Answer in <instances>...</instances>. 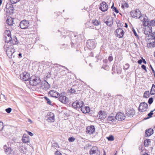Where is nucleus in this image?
<instances>
[{
	"label": "nucleus",
	"mask_w": 155,
	"mask_h": 155,
	"mask_svg": "<svg viewBox=\"0 0 155 155\" xmlns=\"http://www.w3.org/2000/svg\"><path fill=\"white\" fill-rule=\"evenodd\" d=\"M142 62V60L141 59H140V60H139L138 61V63L139 64H141Z\"/></svg>",
	"instance_id": "obj_63"
},
{
	"label": "nucleus",
	"mask_w": 155,
	"mask_h": 155,
	"mask_svg": "<svg viewBox=\"0 0 155 155\" xmlns=\"http://www.w3.org/2000/svg\"><path fill=\"white\" fill-rule=\"evenodd\" d=\"M150 68L151 69V70L153 72V73L154 74V73H155V71H154L153 69V68H152V67L151 65H150Z\"/></svg>",
	"instance_id": "obj_62"
},
{
	"label": "nucleus",
	"mask_w": 155,
	"mask_h": 155,
	"mask_svg": "<svg viewBox=\"0 0 155 155\" xmlns=\"http://www.w3.org/2000/svg\"><path fill=\"white\" fill-rule=\"evenodd\" d=\"M106 138L109 141H112L114 140V136L112 135H110L109 137H107Z\"/></svg>",
	"instance_id": "obj_37"
},
{
	"label": "nucleus",
	"mask_w": 155,
	"mask_h": 155,
	"mask_svg": "<svg viewBox=\"0 0 155 155\" xmlns=\"http://www.w3.org/2000/svg\"><path fill=\"white\" fill-rule=\"evenodd\" d=\"M28 134L30 136H31L32 137L33 135V133H32L30 131H27V132Z\"/></svg>",
	"instance_id": "obj_59"
},
{
	"label": "nucleus",
	"mask_w": 155,
	"mask_h": 155,
	"mask_svg": "<svg viewBox=\"0 0 155 155\" xmlns=\"http://www.w3.org/2000/svg\"><path fill=\"white\" fill-rule=\"evenodd\" d=\"M4 149L5 153L7 154H9L11 153L13 150L9 146H7L6 145L4 146Z\"/></svg>",
	"instance_id": "obj_20"
},
{
	"label": "nucleus",
	"mask_w": 155,
	"mask_h": 155,
	"mask_svg": "<svg viewBox=\"0 0 155 155\" xmlns=\"http://www.w3.org/2000/svg\"><path fill=\"white\" fill-rule=\"evenodd\" d=\"M102 68H104V69L107 70H109V67L107 65H104L102 67Z\"/></svg>",
	"instance_id": "obj_50"
},
{
	"label": "nucleus",
	"mask_w": 155,
	"mask_h": 155,
	"mask_svg": "<svg viewBox=\"0 0 155 155\" xmlns=\"http://www.w3.org/2000/svg\"><path fill=\"white\" fill-rule=\"evenodd\" d=\"M81 110L83 113L86 114L90 112V109L88 107H85L83 105L81 107Z\"/></svg>",
	"instance_id": "obj_22"
},
{
	"label": "nucleus",
	"mask_w": 155,
	"mask_h": 155,
	"mask_svg": "<svg viewBox=\"0 0 155 155\" xmlns=\"http://www.w3.org/2000/svg\"><path fill=\"white\" fill-rule=\"evenodd\" d=\"M46 118L47 120L49 122H53L54 120V115L53 113L51 112L48 113Z\"/></svg>",
	"instance_id": "obj_14"
},
{
	"label": "nucleus",
	"mask_w": 155,
	"mask_h": 155,
	"mask_svg": "<svg viewBox=\"0 0 155 155\" xmlns=\"http://www.w3.org/2000/svg\"><path fill=\"white\" fill-rule=\"evenodd\" d=\"M4 35V37L11 36V31L9 30L5 31Z\"/></svg>",
	"instance_id": "obj_31"
},
{
	"label": "nucleus",
	"mask_w": 155,
	"mask_h": 155,
	"mask_svg": "<svg viewBox=\"0 0 155 155\" xmlns=\"http://www.w3.org/2000/svg\"><path fill=\"white\" fill-rule=\"evenodd\" d=\"M22 141L23 143H27L29 142V139L27 137L23 136L22 138Z\"/></svg>",
	"instance_id": "obj_35"
},
{
	"label": "nucleus",
	"mask_w": 155,
	"mask_h": 155,
	"mask_svg": "<svg viewBox=\"0 0 155 155\" xmlns=\"http://www.w3.org/2000/svg\"><path fill=\"white\" fill-rule=\"evenodd\" d=\"M152 32V27L150 26L146 27L145 28L144 33L147 36H148L149 35H152V34H151Z\"/></svg>",
	"instance_id": "obj_17"
},
{
	"label": "nucleus",
	"mask_w": 155,
	"mask_h": 155,
	"mask_svg": "<svg viewBox=\"0 0 155 155\" xmlns=\"http://www.w3.org/2000/svg\"><path fill=\"white\" fill-rule=\"evenodd\" d=\"M4 49L6 50V54L8 57L12 58V57H14V53L15 52V50L14 48L13 45L10 46L5 45L4 46Z\"/></svg>",
	"instance_id": "obj_1"
},
{
	"label": "nucleus",
	"mask_w": 155,
	"mask_h": 155,
	"mask_svg": "<svg viewBox=\"0 0 155 155\" xmlns=\"http://www.w3.org/2000/svg\"><path fill=\"white\" fill-rule=\"evenodd\" d=\"M150 25L155 26V21L154 20H152L150 22Z\"/></svg>",
	"instance_id": "obj_46"
},
{
	"label": "nucleus",
	"mask_w": 155,
	"mask_h": 155,
	"mask_svg": "<svg viewBox=\"0 0 155 155\" xmlns=\"http://www.w3.org/2000/svg\"><path fill=\"white\" fill-rule=\"evenodd\" d=\"M56 155H61V153L58 151L56 152Z\"/></svg>",
	"instance_id": "obj_64"
},
{
	"label": "nucleus",
	"mask_w": 155,
	"mask_h": 155,
	"mask_svg": "<svg viewBox=\"0 0 155 155\" xmlns=\"http://www.w3.org/2000/svg\"><path fill=\"white\" fill-rule=\"evenodd\" d=\"M59 100L63 103L67 104L69 102V99L68 97H57Z\"/></svg>",
	"instance_id": "obj_24"
},
{
	"label": "nucleus",
	"mask_w": 155,
	"mask_h": 155,
	"mask_svg": "<svg viewBox=\"0 0 155 155\" xmlns=\"http://www.w3.org/2000/svg\"><path fill=\"white\" fill-rule=\"evenodd\" d=\"M114 4H113L112 5L111 7V8L112 9V10L113 11L117 13H118L119 12V11L117 9V8L115 7H114Z\"/></svg>",
	"instance_id": "obj_40"
},
{
	"label": "nucleus",
	"mask_w": 155,
	"mask_h": 155,
	"mask_svg": "<svg viewBox=\"0 0 155 155\" xmlns=\"http://www.w3.org/2000/svg\"><path fill=\"white\" fill-rule=\"evenodd\" d=\"M49 94L51 97H59L60 94L57 91L51 90L49 92Z\"/></svg>",
	"instance_id": "obj_21"
},
{
	"label": "nucleus",
	"mask_w": 155,
	"mask_h": 155,
	"mask_svg": "<svg viewBox=\"0 0 155 155\" xmlns=\"http://www.w3.org/2000/svg\"><path fill=\"white\" fill-rule=\"evenodd\" d=\"M126 117L124 113L118 112L116 115L115 119L118 120L122 121L124 120Z\"/></svg>",
	"instance_id": "obj_13"
},
{
	"label": "nucleus",
	"mask_w": 155,
	"mask_h": 155,
	"mask_svg": "<svg viewBox=\"0 0 155 155\" xmlns=\"http://www.w3.org/2000/svg\"><path fill=\"white\" fill-rule=\"evenodd\" d=\"M86 45L87 47L89 49H94L96 46V43L94 40H88L87 41Z\"/></svg>",
	"instance_id": "obj_2"
},
{
	"label": "nucleus",
	"mask_w": 155,
	"mask_h": 155,
	"mask_svg": "<svg viewBox=\"0 0 155 155\" xmlns=\"http://www.w3.org/2000/svg\"><path fill=\"white\" fill-rule=\"evenodd\" d=\"M155 110H154L153 111H150V113L148 114L147 115L148 117H147V118H150L152 117V115L153 114V111H154Z\"/></svg>",
	"instance_id": "obj_43"
},
{
	"label": "nucleus",
	"mask_w": 155,
	"mask_h": 155,
	"mask_svg": "<svg viewBox=\"0 0 155 155\" xmlns=\"http://www.w3.org/2000/svg\"><path fill=\"white\" fill-rule=\"evenodd\" d=\"M130 15L132 17L137 18H140L141 16V13L138 9L130 12Z\"/></svg>",
	"instance_id": "obj_5"
},
{
	"label": "nucleus",
	"mask_w": 155,
	"mask_h": 155,
	"mask_svg": "<svg viewBox=\"0 0 155 155\" xmlns=\"http://www.w3.org/2000/svg\"><path fill=\"white\" fill-rule=\"evenodd\" d=\"M20 1V0H10L11 2L13 4H15Z\"/></svg>",
	"instance_id": "obj_45"
},
{
	"label": "nucleus",
	"mask_w": 155,
	"mask_h": 155,
	"mask_svg": "<svg viewBox=\"0 0 155 155\" xmlns=\"http://www.w3.org/2000/svg\"><path fill=\"white\" fill-rule=\"evenodd\" d=\"M95 131V128L93 125L88 126L87 128L86 132L90 134H93Z\"/></svg>",
	"instance_id": "obj_19"
},
{
	"label": "nucleus",
	"mask_w": 155,
	"mask_h": 155,
	"mask_svg": "<svg viewBox=\"0 0 155 155\" xmlns=\"http://www.w3.org/2000/svg\"><path fill=\"white\" fill-rule=\"evenodd\" d=\"M45 100L47 101V103L50 105H52L51 101L48 97H44Z\"/></svg>",
	"instance_id": "obj_41"
},
{
	"label": "nucleus",
	"mask_w": 155,
	"mask_h": 155,
	"mask_svg": "<svg viewBox=\"0 0 155 155\" xmlns=\"http://www.w3.org/2000/svg\"><path fill=\"white\" fill-rule=\"evenodd\" d=\"M3 128V123L2 122H0V131L2 130Z\"/></svg>",
	"instance_id": "obj_52"
},
{
	"label": "nucleus",
	"mask_w": 155,
	"mask_h": 155,
	"mask_svg": "<svg viewBox=\"0 0 155 155\" xmlns=\"http://www.w3.org/2000/svg\"><path fill=\"white\" fill-rule=\"evenodd\" d=\"M148 37H150V38H153L155 39V32L152 33V35H149Z\"/></svg>",
	"instance_id": "obj_42"
},
{
	"label": "nucleus",
	"mask_w": 155,
	"mask_h": 155,
	"mask_svg": "<svg viewBox=\"0 0 155 155\" xmlns=\"http://www.w3.org/2000/svg\"><path fill=\"white\" fill-rule=\"evenodd\" d=\"M29 80L30 84L32 86L36 85L39 83L40 81L39 79L36 78H35L32 80Z\"/></svg>",
	"instance_id": "obj_18"
},
{
	"label": "nucleus",
	"mask_w": 155,
	"mask_h": 155,
	"mask_svg": "<svg viewBox=\"0 0 155 155\" xmlns=\"http://www.w3.org/2000/svg\"><path fill=\"white\" fill-rule=\"evenodd\" d=\"M108 6L105 2H103L101 4L99 9L102 12H105L108 9Z\"/></svg>",
	"instance_id": "obj_16"
},
{
	"label": "nucleus",
	"mask_w": 155,
	"mask_h": 155,
	"mask_svg": "<svg viewBox=\"0 0 155 155\" xmlns=\"http://www.w3.org/2000/svg\"><path fill=\"white\" fill-rule=\"evenodd\" d=\"M133 31L134 33V35L137 37L138 38V35H137L135 30L134 29H133Z\"/></svg>",
	"instance_id": "obj_53"
},
{
	"label": "nucleus",
	"mask_w": 155,
	"mask_h": 155,
	"mask_svg": "<svg viewBox=\"0 0 155 155\" xmlns=\"http://www.w3.org/2000/svg\"><path fill=\"white\" fill-rule=\"evenodd\" d=\"M106 116L105 115H104V116H101V117H99V118L101 119V120H103L105 117Z\"/></svg>",
	"instance_id": "obj_60"
},
{
	"label": "nucleus",
	"mask_w": 155,
	"mask_h": 155,
	"mask_svg": "<svg viewBox=\"0 0 155 155\" xmlns=\"http://www.w3.org/2000/svg\"><path fill=\"white\" fill-rule=\"evenodd\" d=\"M8 9L9 10V12L11 13H13L14 8L12 7H9L8 8Z\"/></svg>",
	"instance_id": "obj_51"
},
{
	"label": "nucleus",
	"mask_w": 155,
	"mask_h": 155,
	"mask_svg": "<svg viewBox=\"0 0 155 155\" xmlns=\"http://www.w3.org/2000/svg\"><path fill=\"white\" fill-rule=\"evenodd\" d=\"M53 146L56 147H59V145L58 143H55L53 144Z\"/></svg>",
	"instance_id": "obj_58"
},
{
	"label": "nucleus",
	"mask_w": 155,
	"mask_h": 155,
	"mask_svg": "<svg viewBox=\"0 0 155 155\" xmlns=\"http://www.w3.org/2000/svg\"><path fill=\"white\" fill-rule=\"evenodd\" d=\"M148 106L147 104L145 102L140 103L138 108L139 111L142 112L145 111L148 108Z\"/></svg>",
	"instance_id": "obj_6"
},
{
	"label": "nucleus",
	"mask_w": 155,
	"mask_h": 155,
	"mask_svg": "<svg viewBox=\"0 0 155 155\" xmlns=\"http://www.w3.org/2000/svg\"><path fill=\"white\" fill-rule=\"evenodd\" d=\"M117 26L119 27V26L120 27H121L123 26V25H121V23H120V22H118V23H117Z\"/></svg>",
	"instance_id": "obj_61"
},
{
	"label": "nucleus",
	"mask_w": 155,
	"mask_h": 155,
	"mask_svg": "<svg viewBox=\"0 0 155 155\" xmlns=\"http://www.w3.org/2000/svg\"><path fill=\"white\" fill-rule=\"evenodd\" d=\"M150 94L151 95L155 94V86L153 84L152 85L150 92Z\"/></svg>",
	"instance_id": "obj_33"
},
{
	"label": "nucleus",
	"mask_w": 155,
	"mask_h": 155,
	"mask_svg": "<svg viewBox=\"0 0 155 155\" xmlns=\"http://www.w3.org/2000/svg\"><path fill=\"white\" fill-rule=\"evenodd\" d=\"M50 87V85L46 81H43L40 86L41 89L47 90Z\"/></svg>",
	"instance_id": "obj_15"
},
{
	"label": "nucleus",
	"mask_w": 155,
	"mask_h": 155,
	"mask_svg": "<svg viewBox=\"0 0 155 155\" xmlns=\"http://www.w3.org/2000/svg\"><path fill=\"white\" fill-rule=\"evenodd\" d=\"M151 95L149 91H146L144 93L143 97H147V96H148L149 97Z\"/></svg>",
	"instance_id": "obj_38"
},
{
	"label": "nucleus",
	"mask_w": 155,
	"mask_h": 155,
	"mask_svg": "<svg viewBox=\"0 0 155 155\" xmlns=\"http://www.w3.org/2000/svg\"><path fill=\"white\" fill-rule=\"evenodd\" d=\"M93 25V28L96 30H99L101 28V22L97 19H93L92 20Z\"/></svg>",
	"instance_id": "obj_7"
},
{
	"label": "nucleus",
	"mask_w": 155,
	"mask_h": 155,
	"mask_svg": "<svg viewBox=\"0 0 155 155\" xmlns=\"http://www.w3.org/2000/svg\"><path fill=\"white\" fill-rule=\"evenodd\" d=\"M80 37V36L79 35H74V40L73 41H72L71 42L73 44L75 43V42H77V41H79V40L78 39Z\"/></svg>",
	"instance_id": "obj_30"
},
{
	"label": "nucleus",
	"mask_w": 155,
	"mask_h": 155,
	"mask_svg": "<svg viewBox=\"0 0 155 155\" xmlns=\"http://www.w3.org/2000/svg\"><path fill=\"white\" fill-rule=\"evenodd\" d=\"M13 19L12 18L10 19L7 18L6 20V22L8 25L11 26L13 24Z\"/></svg>",
	"instance_id": "obj_28"
},
{
	"label": "nucleus",
	"mask_w": 155,
	"mask_h": 155,
	"mask_svg": "<svg viewBox=\"0 0 155 155\" xmlns=\"http://www.w3.org/2000/svg\"><path fill=\"white\" fill-rule=\"evenodd\" d=\"M12 109L11 108L9 107L5 109L6 111L8 113H10L12 111Z\"/></svg>",
	"instance_id": "obj_48"
},
{
	"label": "nucleus",
	"mask_w": 155,
	"mask_h": 155,
	"mask_svg": "<svg viewBox=\"0 0 155 155\" xmlns=\"http://www.w3.org/2000/svg\"><path fill=\"white\" fill-rule=\"evenodd\" d=\"M91 155H100V153L97 147H94L92 148L90 151Z\"/></svg>",
	"instance_id": "obj_10"
},
{
	"label": "nucleus",
	"mask_w": 155,
	"mask_h": 155,
	"mask_svg": "<svg viewBox=\"0 0 155 155\" xmlns=\"http://www.w3.org/2000/svg\"><path fill=\"white\" fill-rule=\"evenodd\" d=\"M150 139H146L144 141V145L145 147H148L150 144Z\"/></svg>",
	"instance_id": "obj_29"
},
{
	"label": "nucleus",
	"mask_w": 155,
	"mask_h": 155,
	"mask_svg": "<svg viewBox=\"0 0 155 155\" xmlns=\"http://www.w3.org/2000/svg\"><path fill=\"white\" fill-rule=\"evenodd\" d=\"M150 38L148 36H146V40H147L148 42L147 46L148 48L154 47H155V39Z\"/></svg>",
	"instance_id": "obj_3"
},
{
	"label": "nucleus",
	"mask_w": 155,
	"mask_h": 155,
	"mask_svg": "<svg viewBox=\"0 0 155 155\" xmlns=\"http://www.w3.org/2000/svg\"><path fill=\"white\" fill-rule=\"evenodd\" d=\"M68 141L70 142L74 141L75 140V138L73 137H70L68 138Z\"/></svg>",
	"instance_id": "obj_44"
},
{
	"label": "nucleus",
	"mask_w": 155,
	"mask_h": 155,
	"mask_svg": "<svg viewBox=\"0 0 155 155\" xmlns=\"http://www.w3.org/2000/svg\"><path fill=\"white\" fill-rule=\"evenodd\" d=\"M141 68L144 70H145L146 71H147V70L146 69V67L144 65H142L141 66Z\"/></svg>",
	"instance_id": "obj_57"
},
{
	"label": "nucleus",
	"mask_w": 155,
	"mask_h": 155,
	"mask_svg": "<svg viewBox=\"0 0 155 155\" xmlns=\"http://www.w3.org/2000/svg\"><path fill=\"white\" fill-rule=\"evenodd\" d=\"M126 114L127 116L132 117L135 113V110L133 108L128 109L126 110Z\"/></svg>",
	"instance_id": "obj_12"
},
{
	"label": "nucleus",
	"mask_w": 155,
	"mask_h": 155,
	"mask_svg": "<svg viewBox=\"0 0 155 155\" xmlns=\"http://www.w3.org/2000/svg\"><path fill=\"white\" fill-rule=\"evenodd\" d=\"M153 102V97H150L149 99L148 103L149 104H151Z\"/></svg>",
	"instance_id": "obj_47"
},
{
	"label": "nucleus",
	"mask_w": 155,
	"mask_h": 155,
	"mask_svg": "<svg viewBox=\"0 0 155 155\" xmlns=\"http://www.w3.org/2000/svg\"><path fill=\"white\" fill-rule=\"evenodd\" d=\"M84 105V102L82 101L77 100L74 102L72 104L73 107L76 109H81V107Z\"/></svg>",
	"instance_id": "obj_4"
},
{
	"label": "nucleus",
	"mask_w": 155,
	"mask_h": 155,
	"mask_svg": "<svg viewBox=\"0 0 155 155\" xmlns=\"http://www.w3.org/2000/svg\"><path fill=\"white\" fill-rule=\"evenodd\" d=\"M104 22L105 23L107 26L110 27L113 23V20L112 19L109 20V19H108V20H104Z\"/></svg>",
	"instance_id": "obj_26"
},
{
	"label": "nucleus",
	"mask_w": 155,
	"mask_h": 155,
	"mask_svg": "<svg viewBox=\"0 0 155 155\" xmlns=\"http://www.w3.org/2000/svg\"><path fill=\"white\" fill-rule=\"evenodd\" d=\"M115 117L113 116H109L107 118V120L109 121H111L112 122H114L115 121Z\"/></svg>",
	"instance_id": "obj_34"
},
{
	"label": "nucleus",
	"mask_w": 155,
	"mask_h": 155,
	"mask_svg": "<svg viewBox=\"0 0 155 155\" xmlns=\"http://www.w3.org/2000/svg\"><path fill=\"white\" fill-rule=\"evenodd\" d=\"M147 17L146 16H145V17L143 18V17H141L140 18L141 20L142 21H143V25L144 26H146L148 24H149V21H147Z\"/></svg>",
	"instance_id": "obj_23"
},
{
	"label": "nucleus",
	"mask_w": 155,
	"mask_h": 155,
	"mask_svg": "<svg viewBox=\"0 0 155 155\" xmlns=\"http://www.w3.org/2000/svg\"><path fill=\"white\" fill-rule=\"evenodd\" d=\"M12 38L11 36L4 37V40L6 42L8 43L11 41L12 40Z\"/></svg>",
	"instance_id": "obj_27"
},
{
	"label": "nucleus",
	"mask_w": 155,
	"mask_h": 155,
	"mask_svg": "<svg viewBox=\"0 0 155 155\" xmlns=\"http://www.w3.org/2000/svg\"><path fill=\"white\" fill-rule=\"evenodd\" d=\"M29 25V21L25 20H24L21 21L20 23V27L22 29L27 28Z\"/></svg>",
	"instance_id": "obj_9"
},
{
	"label": "nucleus",
	"mask_w": 155,
	"mask_h": 155,
	"mask_svg": "<svg viewBox=\"0 0 155 155\" xmlns=\"http://www.w3.org/2000/svg\"><path fill=\"white\" fill-rule=\"evenodd\" d=\"M70 92L72 93H74V92H76V91L75 90V89L74 88H73V87H72L71 89L70 90Z\"/></svg>",
	"instance_id": "obj_49"
},
{
	"label": "nucleus",
	"mask_w": 155,
	"mask_h": 155,
	"mask_svg": "<svg viewBox=\"0 0 155 155\" xmlns=\"http://www.w3.org/2000/svg\"><path fill=\"white\" fill-rule=\"evenodd\" d=\"M124 7L127 8L129 7V5L125 1H123L122 3L121 7L122 8H124Z\"/></svg>",
	"instance_id": "obj_36"
},
{
	"label": "nucleus",
	"mask_w": 155,
	"mask_h": 155,
	"mask_svg": "<svg viewBox=\"0 0 155 155\" xmlns=\"http://www.w3.org/2000/svg\"><path fill=\"white\" fill-rule=\"evenodd\" d=\"M65 93L64 92H63L61 93V96H59V97H66L65 96Z\"/></svg>",
	"instance_id": "obj_56"
},
{
	"label": "nucleus",
	"mask_w": 155,
	"mask_h": 155,
	"mask_svg": "<svg viewBox=\"0 0 155 155\" xmlns=\"http://www.w3.org/2000/svg\"><path fill=\"white\" fill-rule=\"evenodd\" d=\"M18 40L15 36H13L12 40V43L13 45H16L18 43Z\"/></svg>",
	"instance_id": "obj_32"
},
{
	"label": "nucleus",
	"mask_w": 155,
	"mask_h": 155,
	"mask_svg": "<svg viewBox=\"0 0 155 155\" xmlns=\"http://www.w3.org/2000/svg\"><path fill=\"white\" fill-rule=\"evenodd\" d=\"M153 130L152 129L150 128L146 130L145 132V136L146 137H149L153 134Z\"/></svg>",
	"instance_id": "obj_25"
},
{
	"label": "nucleus",
	"mask_w": 155,
	"mask_h": 155,
	"mask_svg": "<svg viewBox=\"0 0 155 155\" xmlns=\"http://www.w3.org/2000/svg\"><path fill=\"white\" fill-rule=\"evenodd\" d=\"M115 33L117 37L122 38L124 35V32L122 28H119L116 30Z\"/></svg>",
	"instance_id": "obj_11"
},
{
	"label": "nucleus",
	"mask_w": 155,
	"mask_h": 155,
	"mask_svg": "<svg viewBox=\"0 0 155 155\" xmlns=\"http://www.w3.org/2000/svg\"><path fill=\"white\" fill-rule=\"evenodd\" d=\"M113 57L112 56H110L108 58V60L109 61L111 62L113 61Z\"/></svg>",
	"instance_id": "obj_54"
},
{
	"label": "nucleus",
	"mask_w": 155,
	"mask_h": 155,
	"mask_svg": "<svg viewBox=\"0 0 155 155\" xmlns=\"http://www.w3.org/2000/svg\"><path fill=\"white\" fill-rule=\"evenodd\" d=\"M105 113L104 111H100L98 113V115H97V117H101V116H104L105 115Z\"/></svg>",
	"instance_id": "obj_39"
},
{
	"label": "nucleus",
	"mask_w": 155,
	"mask_h": 155,
	"mask_svg": "<svg viewBox=\"0 0 155 155\" xmlns=\"http://www.w3.org/2000/svg\"><path fill=\"white\" fill-rule=\"evenodd\" d=\"M59 70L61 71V73H62L63 74V75L64 74H65V70L63 69H61V68H60Z\"/></svg>",
	"instance_id": "obj_55"
},
{
	"label": "nucleus",
	"mask_w": 155,
	"mask_h": 155,
	"mask_svg": "<svg viewBox=\"0 0 155 155\" xmlns=\"http://www.w3.org/2000/svg\"><path fill=\"white\" fill-rule=\"evenodd\" d=\"M20 79L24 81H28L30 80V76L28 73L24 72L22 73L20 75Z\"/></svg>",
	"instance_id": "obj_8"
}]
</instances>
